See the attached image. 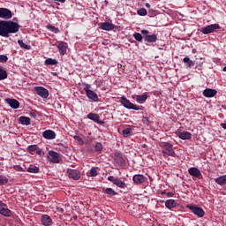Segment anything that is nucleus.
<instances>
[{
    "label": "nucleus",
    "instance_id": "obj_6",
    "mask_svg": "<svg viewBox=\"0 0 226 226\" xmlns=\"http://www.w3.org/2000/svg\"><path fill=\"white\" fill-rule=\"evenodd\" d=\"M216 29H220V25L217 23L201 27L200 32L203 34H211V33H215V31H216Z\"/></svg>",
    "mask_w": 226,
    "mask_h": 226
},
{
    "label": "nucleus",
    "instance_id": "obj_8",
    "mask_svg": "<svg viewBox=\"0 0 226 226\" xmlns=\"http://www.w3.org/2000/svg\"><path fill=\"white\" fill-rule=\"evenodd\" d=\"M0 215L5 216V218H10L11 216V210L8 208V205L0 200Z\"/></svg>",
    "mask_w": 226,
    "mask_h": 226
},
{
    "label": "nucleus",
    "instance_id": "obj_47",
    "mask_svg": "<svg viewBox=\"0 0 226 226\" xmlns=\"http://www.w3.org/2000/svg\"><path fill=\"white\" fill-rule=\"evenodd\" d=\"M29 117H36V111H31V112L29 113Z\"/></svg>",
    "mask_w": 226,
    "mask_h": 226
},
{
    "label": "nucleus",
    "instance_id": "obj_1",
    "mask_svg": "<svg viewBox=\"0 0 226 226\" xmlns=\"http://www.w3.org/2000/svg\"><path fill=\"white\" fill-rule=\"evenodd\" d=\"M20 25L11 20H1L0 19V36L8 38L10 34H15L19 33Z\"/></svg>",
    "mask_w": 226,
    "mask_h": 226
},
{
    "label": "nucleus",
    "instance_id": "obj_10",
    "mask_svg": "<svg viewBox=\"0 0 226 226\" xmlns=\"http://www.w3.org/2000/svg\"><path fill=\"white\" fill-rule=\"evenodd\" d=\"M49 160L51 162V163H59L61 162V157L59 156V154L54 150L49 151Z\"/></svg>",
    "mask_w": 226,
    "mask_h": 226
},
{
    "label": "nucleus",
    "instance_id": "obj_51",
    "mask_svg": "<svg viewBox=\"0 0 226 226\" xmlns=\"http://www.w3.org/2000/svg\"><path fill=\"white\" fill-rule=\"evenodd\" d=\"M105 4H109V1L105 0L104 1Z\"/></svg>",
    "mask_w": 226,
    "mask_h": 226
},
{
    "label": "nucleus",
    "instance_id": "obj_40",
    "mask_svg": "<svg viewBox=\"0 0 226 226\" xmlns=\"http://www.w3.org/2000/svg\"><path fill=\"white\" fill-rule=\"evenodd\" d=\"M138 15H140V17H146V15H147V11L144 8H141L138 10Z\"/></svg>",
    "mask_w": 226,
    "mask_h": 226
},
{
    "label": "nucleus",
    "instance_id": "obj_26",
    "mask_svg": "<svg viewBox=\"0 0 226 226\" xmlns=\"http://www.w3.org/2000/svg\"><path fill=\"white\" fill-rule=\"evenodd\" d=\"M183 63H185V66H187V68H192L193 66H195V63L192 62V60L190 59V57L185 56L183 58Z\"/></svg>",
    "mask_w": 226,
    "mask_h": 226
},
{
    "label": "nucleus",
    "instance_id": "obj_36",
    "mask_svg": "<svg viewBox=\"0 0 226 226\" xmlns=\"http://www.w3.org/2000/svg\"><path fill=\"white\" fill-rule=\"evenodd\" d=\"M4 79H8V73L6 71L0 69V80H4Z\"/></svg>",
    "mask_w": 226,
    "mask_h": 226
},
{
    "label": "nucleus",
    "instance_id": "obj_14",
    "mask_svg": "<svg viewBox=\"0 0 226 226\" xmlns=\"http://www.w3.org/2000/svg\"><path fill=\"white\" fill-rule=\"evenodd\" d=\"M114 161L117 165H120V167H124L126 163V161L124 160V158H123V155H121V154L119 153H116L114 154Z\"/></svg>",
    "mask_w": 226,
    "mask_h": 226
},
{
    "label": "nucleus",
    "instance_id": "obj_46",
    "mask_svg": "<svg viewBox=\"0 0 226 226\" xmlns=\"http://www.w3.org/2000/svg\"><path fill=\"white\" fill-rule=\"evenodd\" d=\"M35 153L39 154V156H41V154H43V151L38 147H37V149L35 150Z\"/></svg>",
    "mask_w": 226,
    "mask_h": 226
},
{
    "label": "nucleus",
    "instance_id": "obj_13",
    "mask_svg": "<svg viewBox=\"0 0 226 226\" xmlns=\"http://www.w3.org/2000/svg\"><path fill=\"white\" fill-rule=\"evenodd\" d=\"M188 173L192 177H196L197 179H200L202 177V173L199 170V168L192 167L188 170Z\"/></svg>",
    "mask_w": 226,
    "mask_h": 226
},
{
    "label": "nucleus",
    "instance_id": "obj_48",
    "mask_svg": "<svg viewBox=\"0 0 226 226\" xmlns=\"http://www.w3.org/2000/svg\"><path fill=\"white\" fill-rule=\"evenodd\" d=\"M56 1V3H66V0H53Z\"/></svg>",
    "mask_w": 226,
    "mask_h": 226
},
{
    "label": "nucleus",
    "instance_id": "obj_28",
    "mask_svg": "<svg viewBox=\"0 0 226 226\" xmlns=\"http://www.w3.org/2000/svg\"><path fill=\"white\" fill-rule=\"evenodd\" d=\"M146 100H147V94L136 95L137 103H146Z\"/></svg>",
    "mask_w": 226,
    "mask_h": 226
},
{
    "label": "nucleus",
    "instance_id": "obj_12",
    "mask_svg": "<svg viewBox=\"0 0 226 226\" xmlns=\"http://www.w3.org/2000/svg\"><path fill=\"white\" fill-rule=\"evenodd\" d=\"M67 176L70 177V179H74V181H79L80 179V171L77 170H67Z\"/></svg>",
    "mask_w": 226,
    "mask_h": 226
},
{
    "label": "nucleus",
    "instance_id": "obj_45",
    "mask_svg": "<svg viewBox=\"0 0 226 226\" xmlns=\"http://www.w3.org/2000/svg\"><path fill=\"white\" fill-rule=\"evenodd\" d=\"M117 179V177H114L113 176L108 177V181H109L113 185L116 183Z\"/></svg>",
    "mask_w": 226,
    "mask_h": 226
},
{
    "label": "nucleus",
    "instance_id": "obj_19",
    "mask_svg": "<svg viewBox=\"0 0 226 226\" xmlns=\"http://www.w3.org/2000/svg\"><path fill=\"white\" fill-rule=\"evenodd\" d=\"M6 103L11 108V109H19L20 107V102L17 101V99H6Z\"/></svg>",
    "mask_w": 226,
    "mask_h": 226
},
{
    "label": "nucleus",
    "instance_id": "obj_44",
    "mask_svg": "<svg viewBox=\"0 0 226 226\" xmlns=\"http://www.w3.org/2000/svg\"><path fill=\"white\" fill-rule=\"evenodd\" d=\"M74 139L79 142V144H80L82 146V144H84V139H82V138H80V136L79 135H75Z\"/></svg>",
    "mask_w": 226,
    "mask_h": 226
},
{
    "label": "nucleus",
    "instance_id": "obj_50",
    "mask_svg": "<svg viewBox=\"0 0 226 226\" xmlns=\"http://www.w3.org/2000/svg\"><path fill=\"white\" fill-rule=\"evenodd\" d=\"M145 6H146L147 8H151V4H146Z\"/></svg>",
    "mask_w": 226,
    "mask_h": 226
},
{
    "label": "nucleus",
    "instance_id": "obj_3",
    "mask_svg": "<svg viewBox=\"0 0 226 226\" xmlns=\"http://www.w3.org/2000/svg\"><path fill=\"white\" fill-rule=\"evenodd\" d=\"M160 147L162 148L163 156H174L176 152L172 148V144L169 142H162L160 143Z\"/></svg>",
    "mask_w": 226,
    "mask_h": 226
},
{
    "label": "nucleus",
    "instance_id": "obj_9",
    "mask_svg": "<svg viewBox=\"0 0 226 226\" xmlns=\"http://www.w3.org/2000/svg\"><path fill=\"white\" fill-rule=\"evenodd\" d=\"M34 91H35L36 94H38V96H41V98H43L44 100L49 98V90H47L45 87H35Z\"/></svg>",
    "mask_w": 226,
    "mask_h": 226
},
{
    "label": "nucleus",
    "instance_id": "obj_41",
    "mask_svg": "<svg viewBox=\"0 0 226 226\" xmlns=\"http://www.w3.org/2000/svg\"><path fill=\"white\" fill-rule=\"evenodd\" d=\"M133 38L136 41H142V34L140 33L133 34Z\"/></svg>",
    "mask_w": 226,
    "mask_h": 226
},
{
    "label": "nucleus",
    "instance_id": "obj_42",
    "mask_svg": "<svg viewBox=\"0 0 226 226\" xmlns=\"http://www.w3.org/2000/svg\"><path fill=\"white\" fill-rule=\"evenodd\" d=\"M8 183V178L4 176H0V186L6 185Z\"/></svg>",
    "mask_w": 226,
    "mask_h": 226
},
{
    "label": "nucleus",
    "instance_id": "obj_2",
    "mask_svg": "<svg viewBox=\"0 0 226 226\" xmlns=\"http://www.w3.org/2000/svg\"><path fill=\"white\" fill-rule=\"evenodd\" d=\"M84 91L86 93V96L87 98H88V100H90L91 102H99V98H98V94H96V92L91 90V85L89 84H85V87H84Z\"/></svg>",
    "mask_w": 226,
    "mask_h": 226
},
{
    "label": "nucleus",
    "instance_id": "obj_15",
    "mask_svg": "<svg viewBox=\"0 0 226 226\" xmlns=\"http://www.w3.org/2000/svg\"><path fill=\"white\" fill-rule=\"evenodd\" d=\"M42 137L47 140H53V139H56V132L52 130H46L42 132Z\"/></svg>",
    "mask_w": 226,
    "mask_h": 226
},
{
    "label": "nucleus",
    "instance_id": "obj_34",
    "mask_svg": "<svg viewBox=\"0 0 226 226\" xmlns=\"http://www.w3.org/2000/svg\"><path fill=\"white\" fill-rule=\"evenodd\" d=\"M36 149H38V145H30L27 147L26 151L30 153V154H34Z\"/></svg>",
    "mask_w": 226,
    "mask_h": 226
},
{
    "label": "nucleus",
    "instance_id": "obj_21",
    "mask_svg": "<svg viewBox=\"0 0 226 226\" xmlns=\"http://www.w3.org/2000/svg\"><path fill=\"white\" fill-rule=\"evenodd\" d=\"M100 27L103 31H113V29L115 28L114 24L110 22L101 23Z\"/></svg>",
    "mask_w": 226,
    "mask_h": 226
},
{
    "label": "nucleus",
    "instance_id": "obj_18",
    "mask_svg": "<svg viewBox=\"0 0 226 226\" xmlns=\"http://www.w3.org/2000/svg\"><path fill=\"white\" fill-rule=\"evenodd\" d=\"M133 183L136 185H142V183H146V177L144 175H134L132 177Z\"/></svg>",
    "mask_w": 226,
    "mask_h": 226
},
{
    "label": "nucleus",
    "instance_id": "obj_25",
    "mask_svg": "<svg viewBox=\"0 0 226 226\" xmlns=\"http://www.w3.org/2000/svg\"><path fill=\"white\" fill-rule=\"evenodd\" d=\"M19 121L20 124H23L24 126H29V124H31V118L28 117H20Z\"/></svg>",
    "mask_w": 226,
    "mask_h": 226
},
{
    "label": "nucleus",
    "instance_id": "obj_22",
    "mask_svg": "<svg viewBox=\"0 0 226 226\" xmlns=\"http://www.w3.org/2000/svg\"><path fill=\"white\" fill-rule=\"evenodd\" d=\"M41 222L43 226H50L52 225V218H50L47 215H43L41 218Z\"/></svg>",
    "mask_w": 226,
    "mask_h": 226
},
{
    "label": "nucleus",
    "instance_id": "obj_23",
    "mask_svg": "<svg viewBox=\"0 0 226 226\" xmlns=\"http://www.w3.org/2000/svg\"><path fill=\"white\" fill-rule=\"evenodd\" d=\"M216 185H219L220 186H225L226 185V175H222L217 178L215 179Z\"/></svg>",
    "mask_w": 226,
    "mask_h": 226
},
{
    "label": "nucleus",
    "instance_id": "obj_5",
    "mask_svg": "<svg viewBox=\"0 0 226 226\" xmlns=\"http://www.w3.org/2000/svg\"><path fill=\"white\" fill-rule=\"evenodd\" d=\"M141 34L144 35V40L147 43H154L158 40V35H156L155 34H149V31L147 30H141Z\"/></svg>",
    "mask_w": 226,
    "mask_h": 226
},
{
    "label": "nucleus",
    "instance_id": "obj_35",
    "mask_svg": "<svg viewBox=\"0 0 226 226\" xmlns=\"http://www.w3.org/2000/svg\"><path fill=\"white\" fill-rule=\"evenodd\" d=\"M104 192L107 195H109V197H114V195H117V192H116V191H114V189H112V188L104 189Z\"/></svg>",
    "mask_w": 226,
    "mask_h": 226
},
{
    "label": "nucleus",
    "instance_id": "obj_31",
    "mask_svg": "<svg viewBox=\"0 0 226 226\" xmlns=\"http://www.w3.org/2000/svg\"><path fill=\"white\" fill-rule=\"evenodd\" d=\"M27 172L30 174H38L40 172V168L37 166L30 165V167L27 169Z\"/></svg>",
    "mask_w": 226,
    "mask_h": 226
},
{
    "label": "nucleus",
    "instance_id": "obj_4",
    "mask_svg": "<svg viewBox=\"0 0 226 226\" xmlns=\"http://www.w3.org/2000/svg\"><path fill=\"white\" fill-rule=\"evenodd\" d=\"M120 103L123 104V106L125 109H128L129 110H140V107L132 103L130 100H128L126 97L122 96L120 98Z\"/></svg>",
    "mask_w": 226,
    "mask_h": 226
},
{
    "label": "nucleus",
    "instance_id": "obj_29",
    "mask_svg": "<svg viewBox=\"0 0 226 226\" xmlns=\"http://www.w3.org/2000/svg\"><path fill=\"white\" fill-rule=\"evenodd\" d=\"M132 133H133V128L128 127L123 130L122 135L123 137L128 138L131 137Z\"/></svg>",
    "mask_w": 226,
    "mask_h": 226
},
{
    "label": "nucleus",
    "instance_id": "obj_32",
    "mask_svg": "<svg viewBox=\"0 0 226 226\" xmlns=\"http://www.w3.org/2000/svg\"><path fill=\"white\" fill-rule=\"evenodd\" d=\"M87 176L88 177H96L98 176V171L96 170V168H92L90 170L87 172Z\"/></svg>",
    "mask_w": 226,
    "mask_h": 226
},
{
    "label": "nucleus",
    "instance_id": "obj_30",
    "mask_svg": "<svg viewBox=\"0 0 226 226\" xmlns=\"http://www.w3.org/2000/svg\"><path fill=\"white\" fill-rule=\"evenodd\" d=\"M44 64L46 66H56V64H57V61L54 58H48L45 60Z\"/></svg>",
    "mask_w": 226,
    "mask_h": 226
},
{
    "label": "nucleus",
    "instance_id": "obj_38",
    "mask_svg": "<svg viewBox=\"0 0 226 226\" xmlns=\"http://www.w3.org/2000/svg\"><path fill=\"white\" fill-rule=\"evenodd\" d=\"M94 149L97 153H102V151H103V145H102V143H96Z\"/></svg>",
    "mask_w": 226,
    "mask_h": 226
},
{
    "label": "nucleus",
    "instance_id": "obj_20",
    "mask_svg": "<svg viewBox=\"0 0 226 226\" xmlns=\"http://www.w3.org/2000/svg\"><path fill=\"white\" fill-rule=\"evenodd\" d=\"M87 119H90L91 121H94V123H97L98 124H103V121L100 120V116L96 113H89L87 115Z\"/></svg>",
    "mask_w": 226,
    "mask_h": 226
},
{
    "label": "nucleus",
    "instance_id": "obj_49",
    "mask_svg": "<svg viewBox=\"0 0 226 226\" xmlns=\"http://www.w3.org/2000/svg\"><path fill=\"white\" fill-rule=\"evenodd\" d=\"M221 127L223 128V130H226V123L221 124Z\"/></svg>",
    "mask_w": 226,
    "mask_h": 226
},
{
    "label": "nucleus",
    "instance_id": "obj_17",
    "mask_svg": "<svg viewBox=\"0 0 226 226\" xmlns=\"http://www.w3.org/2000/svg\"><path fill=\"white\" fill-rule=\"evenodd\" d=\"M218 92L213 88H207L203 91V96L206 98H213L214 96H216V94Z\"/></svg>",
    "mask_w": 226,
    "mask_h": 226
},
{
    "label": "nucleus",
    "instance_id": "obj_16",
    "mask_svg": "<svg viewBox=\"0 0 226 226\" xmlns=\"http://www.w3.org/2000/svg\"><path fill=\"white\" fill-rule=\"evenodd\" d=\"M177 135L182 140H190L192 139V132H177Z\"/></svg>",
    "mask_w": 226,
    "mask_h": 226
},
{
    "label": "nucleus",
    "instance_id": "obj_7",
    "mask_svg": "<svg viewBox=\"0 0 226 226\" xmlns=\"http://www.w3.org/2000/svg\"><path fill=\"white\" fill-rule=\"evenodd\" d=\"M186 207L187 209H190V211H192L193 215H196L198 218H203L204 215H206V213L204 212V209H202V207H200L187 205Z\"/></svg>",
    "mask_w": 226,
    "mask_h": 226
},
{
    "label": "nucleus",
    "instance_id": "obj_33",
    "mask_svg": "<svg viewBox=\"0 0 226 226\" xmlns=\"http://www.w3.org/2000/svg\"><path fill=\"white\" fill-rule=\"evenodd\" d=\"M114 185L118 188H126V184L123 182L121 179H119V177H117V180H115Z\"/></svg>",
    "mask_w": 226,
    "mask_h": 226
},
{
    "label": "nucleus",
    "instance_id": "obj_11",
    "mask_svg": "<svg viewBox=\"0 0 226 226\" xmlns=\"http://www.w3.org/2000/svg\"><path fill=\"white\" fill-rule=\"evenodd\" d=\"M11 17H13V13L9 9L0 8V19L10 20Z\"/></svg>",
    "mask_w": 226,
    "mask_h": 226
},
{
    "label": "nucleus",
    "instance_id": "obj_39",
    "mask_svg": "<svg viewBox=\"0 0 226 226\" xmlns=\"http://www.w3.org/2000/svg\"><path fill=\"white\" fill-rule=\"evenodd\" d=\"M18 43H19V47H21V49H26V50H29V46L27 44L24 43V41L19 40Z\"/></svg>",
    "mask_w": 226,
    "mask_h": 226
},
{
    "label": "nucleus",
    "instance_id": "obj_52",
    "mask_svg": "<svg viewBox=\"0 0 226 226\" xmlns=\"http://www.w3.org/2000/svg\"><path fill=\"white\" fill-rule=\"evenodd\" d=\"M223 72H226V65L223 67Z\"/></svg>",
    "mask_w": 226,
    "mask_h": 226
},
{
    "label": "nucleus",
    "instance_id": "obj_37",
    "mask_svg": "<svg viewBox=\"0 0 226 226\" xmlns=\"http://www.w3.org/2000/svg\"><path fill=\"white\" fill-rule=\"evenodd\" d=\"M47 29H49V31H52L53 33H55L56 34H57L59 33V28L52 26V25H48L47 26Z\"/></svg>",
    "mask_w": 226,
    "mask_h": 226
},
{
    "label": "nucleus",
    "instance_id": "obj_24",
    "mask_svg": "<svg viewBox=\"0 0 226 226\" xmlns=\"http://www.w3.org/2000/svg\"><path fill=\"white\" fill-rule=\"evenodd\" d=\"M165 206L168 209H174V207H177V202H176L174 200H167L165 201Z\"/></svg>",
    "mask_w": 226,
    "mask_h": 226
},
{
    "label": "nucleus",
    "instance_id": "obj_43",
    "mask_svg": "<svg viewBox=\"0 0 226 226\" xmlns=\"http://www.w3.org/2000/svg\"><path fill=\"white\" fill-rule=\"evenodd\" d=\"M8 61V56L6 55H0V63H6Z\"/></svg>",
    "mask_w": 226,
    "mask_h": 226
},
{
    "label": "nucleus",
    "instance_id": "obj_27",
    "mask_svg": "<svg viewBox=\"0 0 226 226\" xmlns=\"http://www.w3.org/2000/svg\"><path fill=\"white\" fill-rule=\"evenodd\" d=\"M66 42H61L57 45V49L62 56H64V54H66Z\"/></svg>",
    "mask_w": 226,
    "mask_h": 226
}]
</instances>
